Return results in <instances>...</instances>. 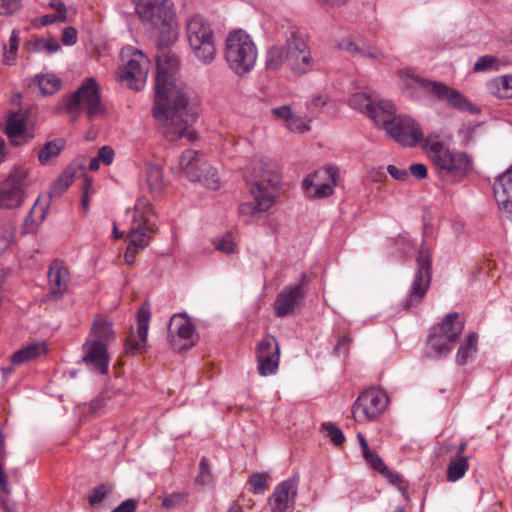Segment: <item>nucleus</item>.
<instances>
[{
  "instance_id": "obj_1",
  "label": "nucleus",
  "mask_w": 512,
  "mask_h": 512,
  "mask_svg": "<svg viewBox=\"0 0 512 512\" xmlns=\"http://www.w3.org/2000/svg\"><path fill=\"white\" fill-rule=\"evenodd\" d=\"M156 62L153 117L157 127L168 141L181 138L193 141L196 134L192 125L197 119V111L187 87L175 81L178 57L170 51H162Z\"/></svg>"
},
{
  "instance_id": "obj_2",
  "label": "nucleus",
  "mask_w": 512,
  "mask_h": 512,
  "mask_svg": "<svg viewBox=\"0 0 512 512\" xmlns=\"http://www.w3.org/2000/svg\"><path fill=\"white\" fill-rule=\"evenodd\" d=\"M245 178L254 201L240 204L238 211L247 223H258L276 204L281 177L272 160L259 158L247 166Z\"/></svg>"
},
{
  "instance_id": "obj_3",
  "label": "nucleus",
  "mask_w": 512,
  "mask_h": 512,
  "mask_svg": "<svg viewBox=\"0 0 512 512\" xmlns=\"http://www.w3.org/2000/svg\"><path fill=\"white\" fill-rule=\"evenodd\" d=\"M423 147L438 176L444 181L462 182L473 171L474 163L471 155L464 151L449 149L437 133L428 134Z\"/></svg>"
},
{
  "instance_id": "obj_4",
  "label": "nucleus",
  "mask_w": 512,
  "mask_h": 512,
  "mask_svg": "<svg viewBox=\"0 0 512 512\" xmlns=\"http://www.w3.org/2000/svg\"><path fill=\"white\" fill-rule=\"evenodd\" d=\"M133 3L144 27L159 43L167 45L176 39L173 30L176 14L172 0H133Z\"/></svg>"
},
{
  "instance_id": "obj_5",
  "label": "nucleus",
  "mask_w": 512,
  "mask_h": 512,
  "mask_svg": "<svg viewBox=\"0 0 512 512\" xmlns=\"http://www.w3.org/2000/svg\"><path fill=\"white\" fill-rule=\"evenodd\" d=\"M257 46L244 30L230 32L225 40L224 57L228 67L239 76L251 72L257 61Z\"/></svg>"
},
{
  "instance_id": "obj_6",
  "label": "nucleus",
  "mask_w": 512,
  "mask_h": 512,
  "mask_svg": "<svg viewBox=\"0 0 512 512\" xmlns=\"http://www.w3.org/2000/svg\"><path fill=\"white\" fill-rule=\"evenodd\" d=\"M396 107L391 102L382 110V116L376 125L383 128L387 135L402 146L414 147L420 142L425 143L420 124L410 116L396 115Z\"/></svg>"
},
{
  "instance_id": "obj_7",
  "label": "nucleus",
  "mask_w": 512,
  "mask_h": 512,
  "mask_svg": "<svg viewBox=\"0 0 512 512\" xmlns=\"http://www.w3.org/2000/svg\"><path fill=\"white\" fill-rule=\"evenodd\" d=\"M186 35L194 56L204 65L216 57L215 36L210 23L200 14L186 19Z\"/></svg>"
},
{
  "instance_id": "obj_8",
  "label": "nucleus",
  "mask_w": 512,
  "mask_h": 512,
  "mask_svg": "<svg viewBox=\"0 0 512 512\" xmlns=\"http://www.w3.org/2000/svg\"><path fill=\"white\" fill-rule=\"evenodd\" d=\"M402 85L408 88L422 90L432 98L444 101L449 107L460 111H472L473 106L468 99L458 90L450 88L446 84L430 81L414 75L411 71H401Z\"/></svg>"
},
{
  "instance_id": "obj_9",
  "label": "nucleus",
  "mask_w": 512,
  "mask_h": 512,
  "mask_svg": "<svg viewBox=\"0 0 512 512\" xmlns=\"http://www.w3.org/2000/svg\"><path fill=\"white\" fill-rule=\"evenodd\" d=\"M175 171L190 181L203 183L208 188L215 190L219 187L216 169L209 163L207 157L199 151L185 150L179 157Z\"/></svg>"
},
{
  "instance_id": "obj_10",
  "label": "nucleus",
  "mask_w": 512,
  "mask_h": 512,
  "mask_svg": "<svg viewBox=\"0 0 512 512\" xmlns=\"http://www.w3.org/2000/svg\"><path fill=\"white\" fill-rule=\"evenodd\" d=\"M122 66L120 67L119 80L135 91L144 88L149 67V58L137 48L127 46L121 50Z\"/></svg>"
},
{
  "instance_id": "obj_11",
  "label": "nucleus",
  "mask_w": 512,
  "mask_h": 512,
  "mask_svg": "<svg viewBox=\"0 0 512 512\" xmlns=\"http://www.w3.org/2000/svg\"><path fill=\"white\" fill-rule=\"evenodd\" d=\"M32 184L33 178L28 168L12 169L8 176L0 182V208L12 210L20 207Z\"/></svg>"
},
{
  "instance_id": "obj_12",
  "label": "nucleus",
  "mask_w": 512,
  "mask_h": 512,
  "mask_svg": "<svg viewBox=\"0 0 512 512\" xmlns=\"http://www.w3.org/2000/svg\"><path fill=\"white\" fill-rule=\"evenodd\" d=\"M68 113L85 112L92 120L104 115L105 109L101 102L98 85L94 78H87L78 89L71 94L66 104Z\"/></svg>"
},
{
  "instance_id": "obj_13",
  "label": "nucleus",
  "mask_w": 512,
  "mask_h": 512,
  "mask_svg": "<svg viewBox=\"0 0 512 512\" xmlns=\"http://www.w3.org/2000/svg\"><path fill=\"white\" fill-rule=\"evenodd\" d=\"M339 180V168L327 165L307 175L302 181V189L310 200L324 199L334 194Z\"/></svg>"
},
{
  "instance_id": "obj_14",
  "label": "nucleus",
  "mask_w": 512,
  "mask_h": 512,
  "mask_svg": "<svg viewBox=\"0 0 512 512\" xmlns=\"http://www.w3.org/2000/svg\"><path fill=\"white\" fill-rule=\"evenodd\" d=\"M284 36L289 46L288 63L291 70L298 75L311 71L315 62L300 31L294 26H289Z\"/></svg>"
},
{
  "instance_id": "obj_15",
  "label": "nucleus",
  "mask_w": 512,
  "mask_h": 512,
  "mask_svg": "<svg viewBox=\"0 0 512 512\" xmlns=\"http://www.w3.org/2000/svg\"><path fill=\"white\" fill-rule=\"evenodd\" d=\"M389 398L382 389L371 388L364 391L353 405V417L357 422L376 419L387 407Z\"/></svg>"
},
{
  "instance_id": "obj_16",
  "label": "nucleus",
  "mask_w": 512,
  "mask_h": 512,
  "mask_svg": "<svg viewBox=\"0 0 512 512\" xmlns=\"http://www.w3.org/2000/svg\"><path fill=\"white\" fill-rule=\"evenodd\" d=\"M430 269V254L427 250L422 249L417 258V270L414 279L403 302L406 308L419 304L424 298L431 281Z\"/></svg>"
},
{
  "instance_id": "obj_17",
  "label": "nucleus",
  "mask_w": 512,
  "mask_h": 512,
  "mask_svg": "<svg viewBox=\"0 0 512 512\" xmlns=\"http://www.w3.org/2000/svg\"><path fill=\"white\" fill-rule=\"evenodd\" d=\"M168 329L170 341L175 350L187 349L198 340L195 326L186 313L172 316Z\"/></svg>"
},
{
  "instance_id": "obj_18",
  "label": "nucleus",
  "mask_w": 512,
  "mask_h": 512,
  "mask_svg": "<svg viewBox=\"0 0 512 512\" xmlns=\"http://www.w3.org/2000/svg\"><path fill=\"white\" fill-rule=\"evenodd\" d=\"M305 298V291L301 284L288 285L276 296L274 313L277 317H286L295 313Z\"/></svg>"
},
{
  "instance_id": "obj_19",
  "label": "nucleus",
  "mask_w": 512,
  "mask_h": 512,
  "mask_svg": "<svg viewBox=\"0 0 512 512\" xmlns=\"http://www.w3.org/2000/svg\"><path fill=\"white\" fill-rule=\"evenodd\" d=\"M391 101L380 99L376 94L367 92L354 93L349 99V105L354 110L366 114L375 124L379 123L382 110Z\"/></svg>"
},
{
  "instance_id": "obj_20",
  "label": "nucleus",
  "mask_w": 512,
  "mask_h": 512,
  "mask_svg": "<svg viewBox=\"0 0 512 512\" xmlns=\"http://www.w3.org/2000/svg\"><path fill=\"white\" fill-rule=\"evenodd\" d=\"M298 481L287 479L279 483L270 497L272 512H292L297 495Z\"/></svg>"
},
{
  "instance_id": "obj_21",
  "label": "nucleus",
  "mask_w": 512,
  "mask_h": 512,
  "mask_svg": "<svg viewBox=\"0 0 512 512\" xmlns=\"http://www.w3.org/2000/svg\"><path fill=\"white\" fill-rule=\"evenodd\" d=\"M151 310L148 303H144L137 312V337L130 336L126 340L125 349L128 354L142 353L146 349Z\"/></svg>"
},
{
  "instance_id": "obj_22",
  "label": "nucleus",
  "mask_w": 512,
  "mask_h": 512,
  "mask_svg": "<svg viewBox=\"0 0 512 512\" xmlns=\"http://www.w3.org/2000/svg\"><path fill=\"white\" fill-rule=\"evenodd\" d=\"M83 361L99 374H106L110 363L106 343L86 341Z\"/></svg>"
},
{
  "instance_id": "obj_23",
  "label": "nucleus",
  "mask_w": 512,
  "mask_h": 512,
  "mask_svg": "<svg viewBox=\"0 0 512 512\" xmlns=\"http://www.w3.org/2000/svg\"><path fill=\"white\" fill-rule=\"evenodd\" d=\"M155 232V230L139 228V224L130 226L127 233L128 245L124 253L126 264L132 265L135 263L136 255L149 245L151 236Z\"/></svg>"
},
{
  "instance_id": "obj_24",
  "label": "nucleus",
  "mask_w": 512,
  "mask_h": 512,
  "mask_svg": "<svg viewBox=\"0 0 512 512\" xmlns=\"http://www.w3.org/2000/svg\"><path fill=\"white\" fill-rule=\"evenodd\" d=\"M5 132L14 146L24 145L34 137L26 128V117L22 112H15L9 116Z\"/></svg>"
},
{
  "instance_id": "obj_25",
  "label": "nucleus",
  "mask_w": 512,
  "mask_h": 512,
  "mask_svg": "<svg viewBox=\"0 0 512 512\" xmlns=\"http://www.w3.org/2000/svg\"><path fill=\"white\" fill-rule=\"evenodd\" d=\"M48 284L50 296L54 299L61 298L67 291L70 274L67 267L61 261H53L48 271Z\"/></svg>"
},
{
  "instance_id": "obj_26",
  "label": "nucleus",
  "mask_w": 512,
  "mask_h": 512,
  "mask_svg": "<svg viewBox=\"0 0 512 512\" xmlns=\"http://www.w3.org/2000/svg\"><path fill=\"white\" fill-rule=\"evenodd\" d=\"M494 195L500 210L512 218V167L498 177Z\"/></svg>"
},
{
  "instance_id": "obj_27",
  "label": "nucleus",
  "mask_w": 512,
  "mask_h": 512,
  "mask_svg": "<svg viewBox=\"0 0 512 512\" xmlns=\"http://www.w3.org/2000/svg\"><path fill=\"white\" fill-rule=\"evenodd\" d=\"M133 215L130 226L139 224V228L157 230L155 213L148 199L139 197L133 207Z\"/></svg>"
},
{
  "instance_id": "obj_28",
  "label": "nucleus",
  "mask_w": 512,
  "mask_h": 512,
  "mask_svg": "<svg viewBox=\"0 0 512 512\" xmlns=\"http://www.w3.org/2000/svg\"><path fill=\"white\" fill-rule=\"evenodd\" d=\"M336 46L357 59L378 60L381 57V52L377 49L366 46L362 42L353 41L348 37L340 39Z\"/></svg>"
},
{
  "instance_id": "obj_29",
  "label": "nucleus",
  "mask_w": 512,
  "mask_h": 512,
  "mask_svg": "<svg viewBox=\"0 0 512 512\" xmlns=\"http://www.w3.org/2000/svg\"><path fill=\"white\" fill-rule=\"evenodd\" d=\"M463 328L464 322L460 319L459 314L454 312L446 315L436 330L445 335V337L452 343H455L462 333Z\"/></svg>"
},
{
  "instance_id": "obj_30",
  "label": "nucleus",
  "mask_w": 512,
  "mask_h": 512,
  "mask_svg": "<svg viewBox=\"0 0 512 512\" xmlns=\"http://www.w3.org/2000/svg\"><path fill=\"white\" fill-rule=\"evenodd\" d=\"M453 344L445 335L435 329V332L430 335L427 342L428 354L433 358L444 357L450 353Z\"/></svg>"
},
{
  "instance_id": "obj_31",
  "label": "nucleus",
  "mask_w": 512,
  "mask_h": 512,
  "mask_svg": "<svg viewBox=\"0 0 512 512\" xmlns=\"http://www.w3.org/2000/svg\"><path fill=\"white\" fill-rule=\"evenodd\" d=\"M477 342V333L470 332L457 350L455 361L458 365L463 366L467 364L468 360L475 356L477 353Z\"/></svg>"
},
{
  "instance_id": "obj_32",
  "label": "nucleus",
  "mask_w": 512,
  "mask_h": 512,
  "mask_svg": "<svg viewBox=\"0 0 512 512\" xmlns=\"http://www.w3.org/2000/svg\"><path fill=\"white\" fill-rule=\"evenodd\" d=\"M46 351L47 347L44 342L32 343L16 351L11 356V361L13 364H22L28 360H32L44 355Z\"/></svg>"
},
{
  "instance_id": "obj_33",
  "label": "nucleus",
  "mask_w": 512,
  "mask_h": 512,
  "mask_svg": "<svg viewBox=\"0 0 512 512\" xmlns=\"http://www.w3.org/2000/svg\"><path fill=\"white\" fill-rule=\"evenodd\" d=\"M91 337L90 342L106 343L107 346L115 338L111 323L102 318L96 319L91 328Z\"/></svg>"
},
{
  "instance_id": "obj_34",
  "label": "nucleus",
  "mask_w": 512,
  "mask_h": 512,
  "mask_svg": "<svg viewBox=\"0 0 512 512\" xmlns=\"http://www.w3.org/2000/svg\"><path fill=\"white\" fill-rule=\"evenodd\" d=\"M286 61H289V46L286 44L273 45L266 53V68L278 70Z\"/></svg>"
},
{
  "instance_id": "obj_35",
  "label": "nucleus",
  "mask_w": 512,
  "mask_h": 512,
  "mask_svg": "<svg viewBox=\"0 0 512 512\" xmlns=\"http://www.w3.org/2000/svg\"><path fill=\"white\" fill-rule=\"evenodd\" d=\"M48 208V202H42L40 198H38L32 208L30 209L28 215L25 217V229L29 232L34 231V229L43 222L46 217Z\"/></svg>"
},
{
  "instance_id": "obj_36",
  "label": "nucleus",
  "mask_w": 512,
  "mask_h": 512,
  "mask_svg": "<svg viewBox=\"0 0 512 512\" xmlns=\"http://www.w3.org/2000/svg\"><path fill=\"white\" fill-rule=\"evenodd\" d=\"M488 91L500 98H512V75L496 77L487 83Z\"/></svg>"
},
{
  "instance_id": "obj_37",
  "label": "nucleus",
  "mask_w": 512,
  "mask_h": 512,
  "mask_svg": "<svg viewBox=\"0 0 512 512\" xmlns=\"http://www.w3.org/2000/svg\"><path fill=\"white\" fill-rule=\"evenodd\" d=\"M42 96H49L61 88V80L54 74H38L33 79Z\"/></svg>"
},
{
  "instance_id": "obj_38",
  "label": "nucleus",
  "mask_w": 512,
  "mask_h": 512,
  "mask_svg": "<svg viewBox=\"0 0 512 512\" xmlns=\"http://www.w3.org/2000/svg\"><path fill=\"white\" fill-rule=\"evenodd\" d=\"M147 184L151 193H159L165 186L162 168L157 164H149L146 168Z\"/></svg>"
},
{
  "instance_id": "obj_39",
  "label": "nucleus",
  "mask_w": 512,
  "mask_h": 512,
  "mask_svg": "<svg viewBox=\"0 0 512 512\" xmlns=\"http://www.w3.org/2000/svg\"><path fill=\"white\" fill-rule=\"evenodd\" d=\"M65 147V140L57 138L47 142L38 152V160L41 164H47L52 158L57 157Z\"/></svg>"
},
{
  "instance_id": "obj_40",
  "label": "nucleus",
  "mask_w": 512,
  "mask_h": 512,
  "mask_svg": "<svg viewBox=\"0 0 512 512\" xmlns=\"http://www.w3.org/2000/svg\"><path fill=\"white\" fill-rule=\"evenodd\" d=\"M469 468L468 460L463 456H455L451 459L447 468V479L456 482L461 479Z\"/></svg>"
},
{
  "instance_id": "obj_41",
  "label": "nucleus",
  "mask_w": 512,
  "mask_h": 512,
  "mask_svg": "<svg viewBox=\"0 0 512 512\" xmlns=\"http://www.w3.org/2000/svg\"><path fill=\"white\" fill-rule=\"evenodd\" d=\"M61 46L56 39L39 38L30 43L29 50L37 53H46L51 55L60 50Z\"/></svg>"
},
{
  "instance_id": "obj_42",
  "label": "nucleus",
  "mask_w": 512,
  "mask_h": 512,
  "mask_svg": "<svg viewBox=\"0 0 512 512\" xmlns=\"http://www.w3.org/2000/svg\"><path fill=\"white\" fill-rule=\"evenodd\" d=\"M258 371L262 376H269L276 373L279 365V356L274 353V356H264L261 352V356L257 357Z\"/></svg>"
},
{
  "instance_id": "obj_43",
  "label": "nucleus",
  "mask_w": 512,
  "mask_h": 512,
  "mask_svg": "<svg viewBox=\"0 0 512 512\" xmlns=\"http://www.w3.org/2000/svg\"><path fill=\"white\" fill-rule=\"evenodd\" d=\"M501 66V61L491 55H484L477 59L474 64L473 70L475 72L481 71H498Z\"/></svg>"
},
{
  "instance_id": "obj_44",
  "label": "nucleus",
  "mask_w": 512,
  "mask_h": 512,
  "mask_svg": "<svg viewBox=\"0 0 512 512\" xmlns=\"http://www.w3.org/2000/svg\"><path fill=\"white\" fill-rule=\"evenodd\" d=\"M261 352L264 356H274V353H276L277 356H279V346L274 337H266L263 340H261L256 348V356H261Z\"/></svg>"
},
{
  "instance_id": "obj_45",
  "label": "nucleus",
  "mask_w": 512,
  "mask_h": 512,
  "mask_svg": "<svg viewBox=\"0 0 512 512\" xmlns=\"http://www.w3.org/2000/svg\"><path fill=\"white\" fill-rule=\"evenodd\" d=\"M286 128L294 133H304L310 130V120L293 114L286 124Z\"/></svg>"
},
{
  "instance_id": "obj_46",
  "label": "nucleus",
  "mask_w": 512,
  "mask_h": 512,
  "mask_svg": "<svg viewBox=\"0 0 512 512\" xmlns=\"http://www.w3.org/2000/svg\"><path fill=\"white\" fill-rule=\"evenodd\" d=\"M322 429L326 432L327 436L330 438L334 445L340 446L344 443L345 436L342 430L335 424L331 422H325L322 424Z\"/></svg>"
},
{
  "instance_id": "obj_47",
  "label": "nucleus",
  "mask_w": 512,
  "mask_h": 512,
  "mask_svg": "<svg viewBox=\"0 0 512 512\" xmlns=\"http://www.w3.org/2000/svg\"><path fill=\"white\" fill-rule=\"evenodd\" d=\"M363 458L367 464H369L374 470L382 473L387 467L383 462L382 458L374 451L369 449L368 451L362 453Z\"/></svg>"
},
{
  "instance_id": "obj_48",
  "label": "nucleus",
  "mask_w": 512,
  "mask_h": 512,
  "mask_svg": "<svg viewBox=\"0 0 512 512\" xmlns=\"http://www.w3.org/2000/svg\"><path fill=\"white\" fill-rule=\"evenodd\" d=\"M215 249L225 253L232 254L236 252V243L231 234H227L215 242Z\"/></svg>"
},
{
  "instance_id": "obj_49",
  "label": "nucleus",
  "mask_w": 512,
  "mask_h": 512,
  "mask_svg": "<svg viewBox=\"0 0 512 512\" xmlns=\"http://www.w3.org/2000/svg\"><path fill=\"white\" fill-rule=\"evenodd\" d=\"M249 483L254 494L263 493L267 489V480L264 473H256L251 475Z\"/></svg>"
},
{
  "instance_id": "obj_50",
  "label": "nucleus",
  "mask_w": 512,
  "mask_h": 512,
  "mask_svg": "<svg viewBox=\"0 0 512 512\" xmlns=\"http://www.w3.org/2000/svg\"><path fill=\"white\" fill-rule=\"evenodd\" d=\"M328 102V97L323 94H314L306 102V108L310 113H314L323 108Z\"/></svg>"
},
{
  "instance_id": "obj_51",
  "label": "nucleus",
  "mask_w": 512,
  "mask_h": 512,
  "mask_svg": "<svg viewBox=\"0 0 512 512\" xmlns=\"http://www.w3.org/2000/svg\"><path fill=\"white\" fill-rule=\"evenodd\" d=\"M196 481L201 485H208L211 483V472L206 458H202L199 463V474Z\"/></svg>"
},
{
  "instance_id": "obj_52",
  "label": "nucleus",
  "mask_w": 512,
  "mask_h": 512,
  "mask_svg": "<svg viewBox=\"0 0 512 512\" xmlns=\"http://www.w3.org/2000/svg\"><path fill=\"white\" fill-rule=\"evenodd\" d=\"M108 492H109V489L104 484H101V485L95 487L88 497L89 503L91 505H95V504L102 502V500L106 497Z\"/></svg>"
},
{
  "instance_id": "obj_53",
  "label": "nucleus",
  "mask_w": 512,
  "mask_h": 512,
  "mask_svg": "<svg viewBox=\"0 0 512 512\" xmlns=\"http://www.w3.org/2000/svg\"><path fill=\"white\" fill-rule=\"evenodd\" d=\"M20 8V0H0V14L11 15Z\"/></svg>"
},
{
  "instance_id": "obj_54",
  "label": "nucleus",
  "mask_w": 512,
  "mask_h": 512,
  "mask_svg": "<svg viewBox=\"0 0 512 512\" xmlns=\"http://www.w3.org/2000/svg\"><path fill=\"white\" fill-rule=\"evenodd\" d=\"M73 183V177L71 174L65 172L61 175L54 183L53 189L57 193L64 192Z\"/></svg>"
},
{
  "instance_id": "obj_55",
  "label": "nucleus",
  "mask_w": 512,
  "mask_h": 512,
  "mask_svg": "<svg viewBox=\"0 0 512 512\" xmlns=\"http://www.w3.org/2000/svg\"><path fill=\"white\" fill-rule=\"evenodd\" d=\"M271 114L276 117V118H279L281 120H283L286 124L288 123V121L290 120V118L292 117V115L294 114L291 110V107L288 106V105H283V106H280V107H275V108H272L271 109Z\"/></svg>"
},
{
  "instance_id": "obj_56",
  "label": "nucleus",
  "mask_w": 512,
  "mask_h": 512,
  "mask_svg": "<svg viewBox=\"0 0 512 512\" xmlns=\"http://www.w3.org/2000/svg\"><path fill=\"white\" fill-rule=\"evenodd\" d=\"M114 155L115 152L110 146H102L97 153L98 159H100V161L106 166L112 164Z\"/></svg>"
},
{
  "instance_id": "obj_57",
  "label": "nucleus",
  "mask_w": 512,
  "mask_h": 512,
  "mask_svg": "<svg viewBox=\"0 0 512 512\" xmlns=\"http://www.w3.org/2000/svg\"><path fill=\"white\" fill-rule=\"evenodd\" d=\"M64 45L71 46L77 42V31L74 27H66L62 34Z\"/></svg>"
},
{
  "instance_id": "obj_58",
  "label": "nucleus",
  "mask_w": 512,
  "mask_h": 512,
  "mask_svg": "<svg viewBox=\"0 0 512 512\" xmlns=\"http://www.w3.org/2000/svg\"><path fill=\"white\" fill-rule=\"evenodd\" d=\"M387 172L392 178L398 181H405L409 176L408 172L405 169H400L395 165H388Z\"/></svg>"
},
{
  "instance_id": "obj_59",
  "label": "nucleus",
  "mask_w": 512,
  "mask_h": 512,
  "mask_svg": "<svg viewBox=\"0 0 512 512\" xmlns=\"http://www.w3.org/2000/svg\"><path fill=\"white\" fill-rule=\"evenodd\" d=\"M409 171L417 179H424L427 176V167L422 163L411 164Z\"/></svg>"
},
{
  "instance_id": "obj_60",
  "label": "nucleus",
  "mask_w": 512,
  "mask_h": 512,
  "mask_svg": "<svg viewBox=\"0 0 512 512\" xmlns=\"http://www.w3.org/2000/svg\"><path fill=\"white\" fill-rule=\"evenodd\" d=\"M49 6L55 9V13L60 16V19H67V9L62 0H50Z\"/></svg>"
},
{
  "instance_id": "obj_61",
  "label": "nucleus",
  "mask_w": 512,
  "mask_h": 512,
  "mask_svg": "<svg viewBox=\"0 0 512 512\" xmlns=\"http://www.w3.org/2000/svg\"><path fill=\"white\" fill-rule=\"evenodd\" d=\"M137 502L134 499H127L118 505L112 512H134Z\"/></svg>"
},
{
  "instance_id": "obj_62",
  "label": "nucleus",
  "mask_w": 512,
  "mask_h": 512,
  "mask_svg": "<svg viewBox=\"0 0 512 512\" xmlns=\"http://www.w3.org/2000/svg\"><path fill=\"white\" fill-rule=\"evenodd\" d=\"M385 478H387L391 484L400 487L402 484V477L396 473L390 470L388 467L385 468V470L381 473Z\"/></svg>"
},
{
  "instance_id": "obj_63",
  "label": "nucleus",
  "mask_w": 512,
  "mask_h": 512,
  "mask_svg": "<svg viewBox=\"0 0 512 512\" xmlns=\"http://www.w3.org/2000/svg\"><path fill=\"white\" fill-rule=\"evenodd\" d=\"M65 21H66V19H60V16L57 15L56 13L46 14L40 18V23L42 25H49L52 23L65 22Z\"/></svg>"
},
{
  "instance_id": "obj_64",
  "label": "nucleus",
  "mask_w": 512,
  "mask_h": 512,
  "mask_svg": "<svg viewBox=\"0 0 512 512\" xmlns=\"http://www.w3.org/2000/svg\"><path fill=\"white\" fill-rule=\"evenodd\" d=\"M368 176L372 181L378 182L385 178V173L382 168H372L369 170Z\"/></svg>"
}]
</instances>
